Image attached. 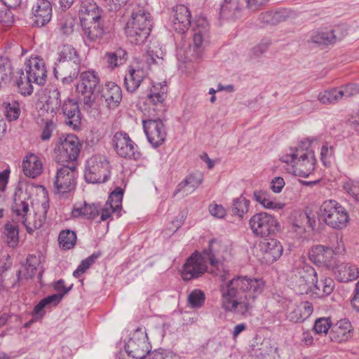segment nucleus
<instances>
[{"mask_svg": "<svg viewBox=\"0 0 359 359\" xmlns=\"http://www.w3.org/2000/svg\"><path fill=\"white\" fill-rule=\"evenodd\" d=\"M264 286V282L260 278L234 276L219 286L222 309L226 313L252 316L257 299Z\"/></svg>", "mask_w": 359, "mask_h": 359, "instance_id": "f257e3e1", "label": "nucleus"}, {"mask_svg": "<svg viewBox=\"0 0 359 359\" xmlns=\"http://www.w3.org/2000/svg\"><path fill=\"white\" fill-rule=\"evenodd\" d=\"M314 140L310 137L302 140L298 147L291 148L280 158L283 162L292 165L294 175L306 177L314 170L316 158L310 149Z\"/></svg>", "mask_w": 359, "mask_h": 359, "instance_id": "f03ea898", "label": "nucleus"}, {"mask_svg": "<svg viewBox=\"0 0 359 359\" xmlns=\"http://www.w3.org/2000/svg\"><path fill=\"white\" fill-rule=\"evenodd\" d=\"M48 209V201H43L36 208L32 221L28 220L27 212L29 210V205L27 201L26 194L22 192L15 194L11 206L12 212L15 215L16 219L22 222L29 233H32L35 230L43 226L46 221Z\"/></svg>", "mask_w": 359, "mask_h": 359, "instance_id": "7ed1b4c3", "label": "nucleus"}, {"mask_svg": "<svg viewBox=\"0 0 359 359\" xmlns=\"http://www.w3.org/2000/svg\"><path fill=\"white\" fill-rule=\"evenodd\" d=\"M151 27L152 18L150 13L144 6L135 5L133 8L125 32L131 43L141 45L148 38Z\"/></svg>", "mask_w": 359, "mask_h": 359, "instance_id": "20e7f679", "label": "nucleus"}, {"mask_svg": "<svg viewBox=\"0 0 359 359\" xmlns=\"http://www.w3.org/2000/svg\"><path fill=\"white\" fill-rule=\"evenodd\" d=\"M58 57L55 64L54 72L63 76V83H71L79 75L81 68V58L77 50L69 44L58 48Z\"/></svg>", "mask_w": 359, "mask_h": 359, "instance_id": "39448f33", "label": "nucleus"}, {"mask_svg": "<svg viewBox=\"0 0 359 359\" xmlns=\"http://www.w3.org/2000/svg\"><path fill=\"white\" fill-rule=\"evenodd\" d=\"M292 281L297 293L303 294L313 290L317 283V272L313 267L306 263L304 258L295 261L292 271Z\"/></svg>", "mask_w": 359, "mask_h": 359, "instance_id": "423d86ee", "label": "nucleus"}, {"mask_svg": "<svg viewBox=\"0 0 359 359\" xmlns=\"http://www.w3.org/2000/svg\"><path fill=\"white\" fill-rule=\"evenodd\" d=\"M111 175V165L107 157L102 154L92 156L86 162L84 178L88 183H104Z\"/></svg>", "mask_w": 359, "mask_h": 359, "instance_id": "0eeeda50", "label": "nucleus"}, {"mask_svg": "<svg viewBox=\"0 0 359 359\" xmlns=\"http://www.w3.org/2000/svg\"><path fill=\"white\" fill-rule=\"evenodd\" d=\"M348 218L346 209L334 200L324 201L320 208L319 219L332 229L345 227Z\"/></svg>", "mask_w": 359, "mask_h": 359, "instance_id": "6e6552de", "label": "nucleus"}, {"mask_svg": "<svg viewBox=\"0 0 359 359\" xmlns=\"http://www.w3.org/2000/svg\"><path fill=\"white\" fill-rule=\"evenodd\" d=\"M214 260L212 255L208 252H194L183 265L181 271L182 279L188 281L201 276L206 271L208 264H215Z\"/></svg>", "mask_w": 359, "mask_h": 359, "instance_id": "1a4fd4ad", "label": "nucleus"}, {"mask_svg": "<svg viewBox=\"0 0 359 359\" xmlns=\"http://www.w3.org/2000/svg\"><path fill=\"white\" fill-rule=\"evenodd\" d=\"M81 150V144L74 135H61L55 144V153L57 162L72 163L77 160Z\"/></svg>", "mask_w": 359, "mask_h": 359, "instance_id": "9d476101", "label": "nucleus"}, {"mask_svg": "<svg viewBox=\"0 0 359 359\" xmlns=\"http://www.w3.org/2000/svg\"><path fill=\"white\" fill-rule=\"evenodd\" d=\"M249 225L252 233L260 237L273 235L280 229V224L276 217L265 212L256 213L251 217Z\"/></svg>", "mask_w": 359, "mask_h": 359, "instance_id": "9b49d317", "label": "nucleus"}, {"mask_svg": "<svg viewBox=\"0 0 359 359\" xmlns=\"http://www.w3.org/2000/svg\"><path fill=\"white\" fill-rule=\"evenodd\" d=\"M100 78L94 71H86L81 74L76 91L80 99L87 107H91L95 102L94 93L99 89Z\"/></svg>", "mask_w": 359, "mask_h": 359, "instance_id": "f8f14e48", "label": "nucleus"}, {"mask_svg": "<svg viewBox=\"0 0 359 359\" xmlns=\"http://www.w3.org/2000/svg\"><path fill=\"white\" fill-rule=\"evenodd\" d=\"M209 40V27L206 20H203L201 25L194 30L193 43L186 50L185 57L189 60H196L202 57Z\"/></svg>", "mask_w": 359, "mask_h": 359, "instance_id": "ddd939ff", "label": "nucleus"}, {"mask_svg": "<svg viewBox=\"0 0 359 359\" xmlns=\"http://www.w3.org/2000/svg\"><path fill=\"white\" fill-rule=\"evenodd\" d=\"M151 346L148 341L147 334L144 327H138L132 337L125 345L128 355L133 358L142 359L151 351Z\"/></svg>", "mask_w": 359, "mask_h": 359, "instance_id": "4468645a", "label": "nucleus"}, {"mask_svg": "<svg viewBox=\"0 0 359 359\" xmlns=\"http://www.w3.org/2000/svg\"><path fill=\"white\" fill-rule=\"evenodd\" d=\"M77 176L78 172L74 163L72 165H63L59 168L54 180L55 192L65 194L73 191L76 186Z\"/></svg>", "mask_w": 359, "mask_h": 359, "instance_id": "2eb2a0df", "label": "nucleus"}, {"mask_svg": "<svg viewBox=\"0 0 359 359\" xmlns=\"http://www.w3.org/2000/svg\"><path fill=\"white\" fill-rule=\"evenodd\" d=\"M114 149L122 158L138 160L141 158V153L137 145L130 139L125 132H117L113 137Z\"/></svg>", "mask_w": 359, "mask_h": 359, "instance_id": "dca6fc26", "label": "nucleus"}, {"mask_svg": "<svg viewBox=\"0 0 359 359\" xmlns=\"http://www.w3.org/2000/svg\"><path fill=\"white\" fill-rule=\"evenodd\" d=\"M144 133L153 147L161 145L166 137L165 126L162 121L148 119L142 121Z\"/></svg>", "mask_w": 359, "mask_h": 359, "instance_id": "f3484780", "label": "nucleus"}, {"mask_svg": "<svg viewBox=\"0 0 359 359\" xmlns=\"http://www.w3.org/2000/svg\"><path fill=\"white\" fill-rule=\"evenodd\" d=\"M26 73L34 83L39 86L43 85L47 77V70L43 59L39 56H32L27 61Z\"/></svg>", "mask_w": 359, "mask_h": 359, "instance_id": "a211bd4d", "label": "nucleus"}, {"mask_svg": "<svg viewBox=\"0 0 359 359\" xmlns=\"http://www.w3.org/2000/svg\"><path fill=\"white\" fill-rule=\"evenodd\" d=\"M52 13V6L49 1L37 0L32 8L33 24L38 27H44L50 21Z\"/></svg>", "mask_w": 359, "mask_h": 359, "instance_id": "6ab92c4d", "label": "nucleus"}, {"mask_svg": "<svg viewBox=\"0 0 359 359\" xmlns=\"http://www.w3.org/2000/svg\"><path fill=\"white\" fill-rule=\"evenodd\" d=\"M263 259L267 263H273L280 257L283 253V246L276 239H265L259 244Z\"/></svg>", "mask_w": 359, "mask_h": 359, "instance_id": "aec40b11", "label": "nucleus"}, {"mask_svg": "<svg viewBox=\"0 0 359 359\" xmlns=\"http://www.w3.org/2000/svg\"><path fill=\"white\" fill-rule=\"evenodd\" d=\"M172 26L179 33H184L191 25V13L187 6L180 4L173 9Z\"/></svg>", "mask_w": 359, "mask_h": 359, "instance_id": "412c9836", "label": "nucleus"}, {"mask_svg": "<svg viewBox=\"0 0 359 359\" xmlns=\"http://www.w3.org/2000/svg\"><path fill=\"white\" fill-rule=\"evenodd\" d=\"M101 95L108 108L115 109L122 100V90L116 83L107 82L102 88Z\"/></svg>", "mask_w": 359, "mask_h": 359, "instance_id": "4be33fe9", "label": "nucleus"}, {"mask_svg": "<svg viewBox=\"0 0 359 359\" xmlns=\"http://www.w3.org/2000/svg\"><path fill=\"white\" fill-rule=\"evenodd\" d=\"M310 260L318 265L329 267L334 256V252L330 247L323 245L313 246L309 252Z\"/></svg>", "mask_w": 359, "mask_h": 359, "instance_id": "5701e85b", "label": "nucleus"}, {"mask_svg": "<svg viewBox=\"0 0 359 359\" xmlns=\"http://www.w3.org/2000/svg\"><path fill=\"white\" fill-rule=\"evenodd\" d=\"M344 36L341 27H337L331 30L314 32L311 40L313 43L319 45H330L341 40Z\"/></svg>", "mask_w": 359, "mask_h": 359, "instance_id": "b1692460", "label": "nucleus"}, {"mask_svg": "<svg viewBox=\"0 0 359 359\" xmlns=\"http://www.w3.org/2000/svg\"><path fill=\"white\" fill-rule=\"evenodd\" d=\"M352 325L351 323L343 319L334 324L330 332V338L332 341L341 343L351 337Z\"/></svg>", "mask_w": 359, "mask_h": 359, "instance_id": "393cba45", "label": "nucleus"}, {"mask_svg": "<svg viewBox=\"0 0 359 359\" xmlns=\"http://www.w3.org/2000/svg\"><path fill=\"white\" fill-rule=\"evenodd\" d=\"M203 252L212 255L215 259V264L212 265V266L216 269L219 268L222 262L226 261L231 257V253L228 247L216 240H211L208 249L204 250Z\"/></svg>", "mask_w": 359, "mask_h": 359, "instance_id": "a878e982", "label": "nucleus"}, {"mask_svg": "<svg viewBox=\"0 0 359 359\" xmlns=\"http://www.w3.org/2000/svg\"><path fill=\"white\" fill-rule=\"evenodd\" d=\"M62 110L66 117V123L74 129L78 128L81 123V113L77 102L70 99L65 100Z\"/></svg>", "mask_w": 359, "mask_h": 359, "instance_id": "bb28decb", "label": "nucleus"}, {"mask_svg": "<svg viewBox=\"0 0 359 359\" xmlns=\"http://www.w3.org/2000/svg\"><path fill=\"white\" fill-rule=\"evenodd\" d=\"M335 278L339 282H349L356 280L359 277L358 268L350 263H340L334 268Z\"/></svg>", "mask_w": 359, "mask_h": 359, "instance_id": "cd10ccee", "label": "nucleus"}, {"mask_svg": "<svg viewBox=\"0 0 359 359\" xmlns=\"http://www.w3.org/2000/svg\"><path fill=\"white\" fill-rule=\"evenodd\" d=\"M100 203H77L74 205L72 215L74 217H82L93 219L100 215Z\"/></svg>", "mask_w": 359, "mask_h": 359, "instance_id": "c85d7f7f", "label": "nucleus"}, {"mask_svg": "<svg viewBox=\"0 0 359 359\" xmlns=\"http://www.w3.org/2000/svg\"><path fill=\"white\" fill-rule=\"evenodd\" d=\"M203 175L201 172L187 175L176 187L174 195L183 191L186 196L192 194L203 182Z\"/></svg>", "mask_w": 359, "mask_h": 359, "instance_id": "c756f323", "label": "nucleus"}, {"mask_svg": "<svg viewBox=\"0 0 359 359\" xmlns=\"http://www.w3.org/2000/svg\"><path fill=\"white\" fill-rule=\"evenodd\" d=\"M102 10L93 0H83L79 9L80 21L101 20Z\"/></svg>", "mask_w": 359, "mask_h": 359, "instance_id": "7c9ffc66", "label": "nucleus"}, {"mask_svg": "<svg viewBox=\"0 0 359 359\" xmlns=\"http://www.w3.org/2000/svg\"><path fill=\"white\" fill-rule=\"evenodd\" d=\"M253 198L263 208L269 210H282L285 203L276 200L269 192L265 190H256L254 191Z\"/></svg>", "mask_w": 359, "mask_h": 359, "instance_id": "2f4dec72", "label": "nucleus"}, {"mask_svg": "<svg viewBox=\"0 0 359 359\" xmlns=\"http://www.w3.org/2000/svg\"><path fill=\"white\" fill-rule=\"evenodd\" d=\"M22 170L26 176L35 178L41 174L43 163L38 156L30 154L22 161Z\"/></svg>", "mask_w": 359, "mask_h": 359, "instance_id": "473e14b6", "label": "nucleus"}, {"mask_svg": "<svg viewBox=\"0 0 359 359\" xmlns=\"http://www.w3.org/2000/svg\"><path fill=\"white\" fill-rule=\"evenodd\" d=\"M81 24L84 36L90 41L100 39L104 34V29L100 20L81 21Z\"/></svg>", "mask_w": 359, "mask_h": 359, "instance_id": "72a5a7b5", "label": "nucleus"}, {"mask_svg": "<svg viewBox=\"0 0 359 359\" xmlns=\"http://www.w3.org/2000/svg\"><path fill=\"white\" fill-rule=\"evenodd\" d=\"M145 78L144 72L141 69L130 67L128 73L125 76L124 84L129 93L135 92Z\"/></svg>", "mask_w": 359, "mask_h": 359, "instance_id": "f704fd0d", "label": "nucleus"}, {"mask_svg": "<svg viewBox=\"0 0 359 359\" xmlns=\"http://www.w3.org/2000/svg\"><path fill=\"white\" fill-rule=\"evenodd\" d=\"M313 311L311 303L302 302L288 313L287 318L292 323H301L307 319L312 314Z\"/></svg>", "mask_w": 359, "mask_h": 359, "instance_id": "c9c22d12", "label": "nucleus"}, {"mask_svg": "<svg viewBox=\"0 0 359 359\" xmlns=\"http://www.w3.org/2000/svg\"><path fill=\"white\" fill-rule=\"evenodd\" d=\"M289 16L290 12L287 10L280 8L262 13L261 20L267 25H275L285 21Z\"/></svg>", "mask_w": 359, "mask_h": 359, "instance_id": "e433bc0d", "label": "nucleus"}, {"mask_svg": "<svg viewBox=\"0 0 359 359\" xmlns=\"http://www.w3.org/2000/svg\"><path fill=\"white\" fill-rule=\"evenodd\" d=\"M128 59L127 52L118 48L114 52H107L104 54V60L111 69H114L123 65Z\"/></svg>", "mask_w": 359, "mask_h": 359, "instance_id": "4c0bfd02", "label": "nucleus"}, {"mask_svg": "<svg viewBox=\"0 0 359 359\" xmlns=\"http://www.w3.org/2000/svg\"><path fill=\"white\" fill-rule=\"evenodd\" d=\"M62 301V295L51 294L41 299L34 308L32 315L35 318H41L45 312L43 309L48 306H57Z\"/></svg>", "mask_w": 359, "mask_h": 359, "instance_id": "58836bf2", "label": "nucleus"}, {"mask_svg": "<svg viewBox=\"0 0 359 359\" xmlns=\"http://www.w3.org/2000/svg\"><path fill=\"white\" fill-rule=\"evenodd\" d=\"M13 219L8 222L4 226V233L6 236L8 244L11 247L17 245L19 240V227L16 216L13 213Z\"/></svg>", "mask_w": 359, "mask_h": 359, "instance_id": "ea45409f", "label": "nucleus"}, {"mask_svg": "<svg viewBox=\"0 0 359 359\" xmlns=\"http://www.w3.org/2000/svg\"><path fill=\"white\" fill-rule=\"evenodd\" d=\"M17 74L18 76L15 78L14 83L18 92L24 96L30 95L33 93L32 83L34 82L29 79L27 74H24L22 69L19 70Z\"/></svg>", "mask_w": 359, "mask_h": 359, "instance_id": "a19ab883", "label": "nucleus"}, {"mask_svg": "<svg viewBox=\"0 0 359 359\" xmlns=\"http://www.w3.org/2000/svg\"><path fill=\"white\" fill-rule=\"evenodd\" d=\"M167 95V85L165 82L158 83L153 85L150 93L148 95V100L154 104L162 103Z\"/></svg>", "mask_w": 359, "mask_h": 359, "instance_id": "79ce46f5", "label": "nucleus"}, {"mask_svg": "<svg viewBox=\"0 0 359 359\" xmlns=\"http://www.w3.org/2000/svg\"><path fill=\"white\" fill-rule=\"evenodd\" d=\"M61 104L60 93L57 88L49 91L48 96L43 104L47 112L56 114Z\"/></svg>", "mask_w": 359, "mask_h": 359, "instance_id": "37998d69", "label": "nucleus"}, {"mask_svg": "<svg viewBox=\"0 0 359 359\" xmlns=\"http://www.w3.org/2000/svg\"><path fill=\"white\" fill-rule=\"evenodd\" d=\"M13 76V67L10 59L0 55V80L4 84H8Z\"/></svg>", "mask_w": 359, "mask_h": 359, "instance_id": "c03bdc74", "label": "nucleus"}, {"mask_svg": "<svg viewBox=\"0 0 359 359\" xmlns=\"http://www.w3.org/2000/svg\"><path fill=\"white\" fill-rule=\"evenodd\" d=\"M76 20L69 13H61L57 19V27L65 35H69L74 31Z\"/></svg>", "mask_w": 359, "mask_h": 359, "instance_id": "a18cd8bd", "label": "nucleus"}, {"mask_svg": "<svg viewBox=\"0 0 359 359\" xmlns=\"http://www.w3.org/2000/svg\"><path fill=\"white\" fill-rule=\"evenodd\" d=\"M60 246L64 250H70L74 247L76 243V234L75 231L65 229L60 231L58 236Z\"/></svg>", "mask_w": 359, "mask_h": 359, "instance_id": "49530a36", "label": "nucleus"}, {"mask_svg": "<svg viewBox=\"0 0 359 359\" xmlns=\"http://www.w3.org/2000/svg\"><path fill=\"white\" fill-rule=\"evenodd\" d=\"M318 100L324 104H334L341 100L339 88H334L320 92Z\"/></svg>", "mask_w": 359, "mask_h": 359, "instance_id": "de8ad7c7", "label": "nucleus"}, {"mask_svg": "<svg viewBox=\"0 0 359 359\" xmlns=\"http://www.w3.org/2000/svg\"><path fill=\"white\" fill-rule=\"evenodd\" d=\"M334 287L333 280L330 278H325L320 282L317 280V283H315L313 287V290L318 295L327 296L332 292Z\"/></svg>", "mask_w": 359, "mask_h": 359, "instance_id": "09e8293b", "label": "nucleus"}, {"mask_svg": "<svg viewBox=\"0 0 359 359\" xmlns=\"http://www.w3.org/2000/svg\"><path fill=\"white\" fill-rule=\"evenodd\" d=\"M6 116L9 121L17 120L20 114L21 110L20 103L16 100L4 102Z\"/></svg>", "mask_w": 359, "mask_h": 359, "instance_id": "8fccbe9b", "label": "nucleus"}, {"mask_svg": "<svg viewBox=\"0 0 359 359\" xmlns=\"http://www.w3.org/2000/svg\"><path fill=\"white\" fill-rule=\"evenodd\" d=\"M249 201L243 196L233 200L232 212L234 215L242 217L248 211Z\"/></svg>", "mask_w": 359, "mask_h": 359, "instance_id": "3c124183", "label": "nucleus"}, {"mask_svg": "<svg viewBox=\"0 0 359 359\" xmlns=\"http://www.w3.org/2000/svg\"><path fill=\"white\" fill-rule=\"evenodd\" d=\"M123 196V190L121 187H116L109 194L106 203L111 205L115 209L119 210L122 208V200Z\"/></svg>", "mask_w": 359, "mask_h": 359, "instance_id": "603ef678", "label": "nucleus"}, {"mask_svg": "<svg viewBox=\"0 0 359 359\" xmlns=\"http://www.w3.org/2000/svg\"><path fill=\"white\" fill-rule=\"evenodd\" d=\"M334 147L326 142L321 147L320 159L323 163L328 167L331 165L332 161L334 158Z\"/></svg>", "mask_w": 359, "mask_h": 359, "instance_id": "864d4df0", "label": "nucleus"}, {"mask_svg": "<svg viewBox=\"0 0 359 359\" xmlns=\"http://www.w3.org/2000/svg\"><path fill=\"white\" fill-rule=\"evenodd\" d=\"M343 189L355 201H359V182L351 179L343 182Z\"/></svg>", "mask_w": 359, "mask_h": 359, "instance_id": "5fc2aeb1", "label": "nucleus"}, {"mask_svg": "<svg viewBox=\"0 0 359 359\" xmlns=\"http://www.w3.org/2000/svg\"><path fill=\"white\" fill-rule=\"evenodd\" d=\"M332 328V322L330 318H318L313 325V330L316 334H326Z\"/></svg>", "mask_w": 359, "mask_h": 359, "instance_id": "6e6d98bb", "label": "nucleus"}, {"mask_svg": "<svg viewBox=\"0 0 359 359\" xmlns=\"http://www.w3.org/2000/svg\"><path fill=\"white\" fill-rule=\"evenodd\" d=\"M188 302L193 308L201 307L205 302V294L201 290H195L189 295Z\"/></svg>", "mask_w": 359, "mask_h": 359, "instance_id": "4d7b16f0", "label": "nucleus"}, {"mask_svg": "<svg viewBox=\"0 0 359 359\" xmlns=\"http://www.w3.org/2000/svg\"><path fill=\"white\" fill-rule=\"evenodd\" d=\"M120 212L119 210L115 209L114 207L111 206V205H109V203H106L104 205H100V222H104L107 220H111L113 219L112 215L118 212V217H120V215L118 212Z\"/></svg>", "mask_w": 359, "mask_h": 359, "instance_id": "13d9d810", "label": "nucleus"}, {"mask_svg": "<svg viewBox=\"0 0 359 359\" xmlns=\"http://www.w3.org/2000/svg\"><path fill=\"white\" fill-rule=\"evenodd\" d=\"M341 93V100L348 98L359 93V85L355 83H348L339 88Z\"/></svg>", "mask_w": 359, "mask_h": 359, "instance_id": "bf43d9fd", "label": "nucleus"}, {"mask_svg": "<svg viewBox=\"0 0 359 359\" xmlns=\"http://www.w3.org/2000/svg\"><path fill=\"white\" fill-rule=\"evenodd\" d=\"M238 8V0H224L221 5V13L224 15L230 16V13H234V11Z\"/></svg>", "mask_w": 359, "mask_h": 359, "instance_id": "052dcab7", "label": "nucleus"}, {"mask_svg": "<svg viewBox=\"0 0 359 359\" xmlns=\"http://www.w3.org/2000/svg\"><path fill=\"white\" fill-rule=\"evenodd\" d=\"M210 214L217 219H223L226 215L225 208L222 205L215 203H212L208 207Z\"/></svg>", "mask_w": 359, "mask_h": 359, "instance_id": "680f3d73", "label": "nucleus"}, {"mask_svg": "<svg viewBox=\"0 0 359 359\" xmlns=\"http://www.w3.org/2000/svg\"><path fill=\"white\" fill-rule=\"evenodd\" d=\"M10 170H4L0 172V201L4 199V191L8 182Z\"/></svg>", "mask_w": 359, "mask_h": 359, "instance_id": "e2e57ef3", "label": "nucleus"}, {"mask_svg": "<svg viewBox=\"0 0 359 359\" xmlns=\"http://www.w3.org/2000/svg\"><path fill=\"white\" fill-rule=\"evenodd\" d=\"M55 128V124L53 121H46L41 135V140L43 141L48 140L51 137L52 133Z\"/></svg>", "mask_w": 359, "mask_h": 359, "instance_id": "0e129e2a", "label": "nucleus"}, {"mask_svg": "<svg viewBox=\"0 0 359 359\" xmlns=\"http://www.w3.org/2000/svg\"><path fill=\"white\" fill-rule=\"evenodd\" d=\"M53 288L55 290L58 292V293L57 294L62 295V299L64 295L72 290V285H71L69 287H67L65 284V280L62 279H60L59 280L54 283Z\"/></svg>", "mask_w": 359, "mask_h": 359, "instance_id": "69168bd1", "label": "nucleus"}, {"mask_svg": "<svg viewBox=\"0 0 359 359\" xmlns=\"http://www.w3.org/2000/svg\"><path fill=\"white\" fill-rule=\"evenodd\" d=\"M285 183L283 177H274L270 184V189L276 194L280 193Z\"/></svg>", "mask_w": 359, "mask_h": 359, "instance_id": "338daca9", "label": "nucleus"}, {"mask_svg": "<svg viewBox=\"0 0 359 359\" xmlns=\"http://www.w3.org/2000/svg\"><path fill=\"white\" fill-rule=\"evenodd\" d=\"M271 42L269 39H263L258 45L254 47L253 53L256 56L264 53L269 47Z\"/></svg>", "mask_w": 359, "mask_h": 359, "instance_id": "774afa93", "label": "nucleus"}]
</instances>
